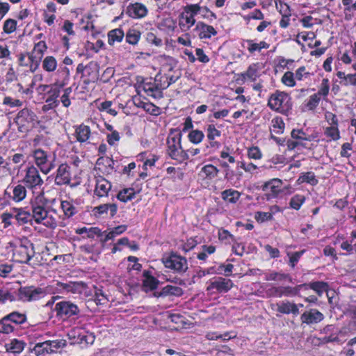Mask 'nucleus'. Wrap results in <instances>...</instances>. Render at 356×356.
<instances>
[{
    "label": "nucleus",
    "instance_id": "1",
    "mask_svg": "<svg viewBox=\"0 0 356 356\" xmlns=\"http://www.w3.org/2000/svg\"><path fill=\"white\" fill-rule=\"evenodd\" d=\"M5 250L7 254L11 253V260L13 261L29 264L33 268L35 267V264L30 263L35 254L34 245L28 238H18L8 242L6 244Z\"/></svg>",
    "mask_w": 356,
    "mask_h": 356
},
{
    "label": "nucleus",
    "instance_id": "2",
    "mask_svg": "<svg viewBox=\"0 0 356 356\" xmlns=\"http://www.w3.org/2000/svg\"><path fill=\"white\" fill-rule=\"evenodd\" d=\"M29 204L31 215L35 223L42 224L50 229H55L57 227L56 218L48 216V200L45 197L44 192H40L34 195Z\"/></svg>",
    "mask_w": 356,
    "mask_h": 356
},
{
    "label": "nucleus",
    "instance_id": "3",
    "mask_svg": "<svg viewBox=\"0 0 356 356\" xmlns=\"http://www.w3.org/2000/svg\"><path fill=\"white\" fill-rule=\"evenodd\" d=\"M181 140L182 134L179 129H170L165 141V155L178 163H182L189 159L188 155L183 149Z\"/></svg>",
    "mask_w": 356,
    "mask_h": 356
},
{
    "label": "nucleus",
    "instance_id": "4",
    "mask_svg": "<svg viewBox=\"0 0 356 356\" xmlns=\"http://www.w3.org/2000/svg\"><path fill=\"white\" fill-rule=\"evenodd\" d=\"M293 100L289 93L276 90L268 99L267 106L271 110L285 116L292 113Z\"/></svg>",
    "mask_w": 356,
    "mask_h": 356
},
{
    "label": "nucleus",
    "instance_id": "5",
    "mask_svg": "<svg viewBox=\"0 0 356 356\" xmlns=\"http://www.w3.org/2000/svg\"><path fill=\"white\" fill-rule=\"evenodd\" d=\"M37 91L39 94H44L43 99L45 101L44 104L42 106V111L47 113L51 110L56 109L60 101L58 97L60 95L61 90L56 86L40 84L37 88Z\"/></svg>",
    "mask_w": 356,
    "mask_h": 356
},
{
    "label": "nucleus",
    "instance_id": "6",
    "mask_svg": "<svg viewBox=\"0 0 356 356\" xmlns=\"http://www.w3.org/2000/svg\"><path fill=\"white\" fill-rule=\"evenodd\" d=\"M166 73L159 72L154 80L144 81L143 88L147 95L154 99H161L163 97V91L169 87Z\"/></svg>",
    "mask_w": 356,
    "mask_h": 356
},
{
    "label": "nucleus",
    "instance_id": "7",
    "mask_svg": "<svg viewBox=\"0 0 356 356\" xmlns=\"http://www.w3.org/2000/svg\"><path fill=\"white\" fill-rule=\"evenodd\" d=\"M31 156L35 167L44 175L49 174L56 167L55 156H52L49 152L42 148L33 149Z\"/></svg>",
    "mask_w": 356,
    "mask_h": 356
},
{
    "label": "nucleus",
    "instance_id": "8",
    "mask_svg": "<svg viewBox=\"0 0 356 356\" xmlns=\"http://www.w3.org/2000/svg\"><path fill=\"white\" fill-rule=\"evenodd\" d=\"M22 183L24 184L29 190L31 191L33 194L35 193L38 194L40 192H43L42 186L44 181L40 176L39 170L33 165H31L25 169Z\"/></svg>",
    "mask_w": 356,
    "mask_h": 356
},
{
    "label": "nucleus",
    "instance_id": "9",
    "mask_svg": "<svg viewBox=\"0 0 356 356\" xmlns=\"http://www.w3.org/2000/svg\"><path fill=\"white\" fill-rule=\"evenodd\" d=\"M161 260L164 266L171 270L173 273L182 275L188 269L186 258L175 252L172 251L169 254L164 255Z\"/></svg>",
    "mask_w": 356,
    "mask_h": 356
},
{
    "label": "nucleus",
    "instance_id": "10",
    "mask_svg": "<svg viewBox=\"0 0 356 356\" xmlns=\"http://www.w3.org/2000/svg\"><path fill=\"white\" fill-rule=\"evenodd\" d=\"M37 119L35 113L31 108L25 107L17 113L14 122L19 132L27 133L34 127Z\"/></svg>",
    "mask_w": 356,
    "mask_h": 356
},
{
    "label": "nucleus",
    "instance_id": "11",
    "mask_svg": "<svg viewBox=\"0 0 356 356\" xmlns=\"http://www.w3.org/2000/svg\"><path fill=\"white\" fill-rule=\"evenodd\" d=\"M46 296V291L33 285L20 286L17 290V300L23 302H30L40 300Z\"/></svg>",
    "mask_w": 356,
    "mask_h": 356
},
{
    "label": "nucleus",
    "instance_id": "12",
    "mask_svg": "<svg viewBox=\"0 0 356 356\" xmlns=\"http://www.w3.org/2000/svg\"><path fill=\"white\" fill-rule=\"evenodd\" d=\"M57 288L60 291H64L73 294H79L81 298H88L92 296V291L87 284L83 282H57Z\"/></svg>",
    "mask_w": 356,
    "mask_h": 356
},
{
    "label": "nucleus",
    "instance_id": "13",
    "mask_svg": "<svg viewBox=\"0 0 356 356\" xmlns=\"http://www.w3.org/2000/svg\"><path fill=\"white\" fill-rule=\"evenodd\" d=\"M206 291L210 294L226 293L234 286L232 280L223 277H215L207 282Z\"/></svg>",
    "mask_w": 356,
    "mask_h": 356
},
{
    "label": "nucleus",
    "instance_id": "14",
    "mask_svg": "<svg viewBox=\"0 0 356 356\" xmlns=\"http://www.w3.org/2000/svg\"><path fill=\"white\" fill-rule=\"evenodd\" d=\"M197 4L191 3L183 7V12L180 14L179 26L181 29L189 30L195 24V16L198 15Z\"/></svg>",
    "mask_w": 356,
    "mask_h": 356
},
{
    "label": "nucleus",
    "instance_id": "15",
    "mask_svg": "<svg viewBox=\"0 0 356 356\" xmlns=\"http://www.w3.org/2000/svg\"><path fill=\"white\" fill-rule=\"evenodd\" d=\"M76 73L81 74V78L85 84L95 83L99 76V67L97 63L90 62L86 65L79 63L76 67Z\"/></svg>",
    "mask_w": 356,
    "mask_h": 356
},
{
    "label": "nucleus",
    "instance_id": "16",
    "mask_svg": "<svg viewBox=\"0 0 356 356\" xmlns=\"http://www.w3.org/2000/svg\"><path fill=\"white\" fill-rule=\"evenodd\" d=\"M267 294L270 297L282 298L296 297L300 296V284L295 286H272L267 291Z\"/></svg>",
    "mask_w": 356,
    "mask_h": 356
},
{
    "label": "nucleus",
    "instance_id": "17",
    "mask_svg": "<svg viewBox=\"0 0 356 356\" xmlns=\"http://www.w3.org/2000/svg\"><path fill=\"white\" fill-rule=\"evenodd\" d=\"M27 189L24 184H10L4 191L3 196L15 202H20L26 198Z\"/></svg>",
    "mask_w": 356,
    "mask_h": 356
},
{
    "label": "nucleus",
    "instance_id": "18",
    "mask_svg": "<svg viewBox=\"0 0 356 356\" xmlns=\"http://www.w3.org/2000/svg\"><path fill=\"white\" fill-rule=\"evenodd\" d=\"M55 311L57 316L63 318H69L78 315L80 310L78 306L70 301H60L56 304Z\"/></svg>",
    "mask_w": 356,
    "mask_h": 356
},
{
    "label": "nucleus",
    "instance_id": "19",
    "mask_svg": "<svg viewBox=\"0 0 356 356\" xmlns=\"http://www.w3.org/2000/svg\"><path fill=\"white\" fill-rule=\"evenodd\" d=\"M126 15L134 19H140L145 17L148 14L147 6L140 2H131L125 10Z\"/></svg>",
    "mask_w": 356,
    "mask_h": 356
},
{
    "label": "nucleus",
    "instance_id": "20",
    "mask_svg": "<svg viewBox=\"0 0 356 356\" xmlns=\"http://www.w3.org/2000/svg\"><path fill=\"white\" fill-rule=\"evenodd\" d=\"M282 181L278 178H273L265 182L262 186V190L266 192L267 199L275 198L282 191Z\"/></svg>",
    "mask_w": 356,
    "mask_h": 356
},
{
    "label": "nucleus",
    "instance_id": "21",
    "mask_svg": "<svg viewBox=\"0 0 356 356\" xmlns=\"http://www.w3.org/2000/svg\"><path fill=\"white\" fill-rule=\"evenodd\" d=\"M70 167L67 164L61 163L59 165L55 177V184L57 186L70 185L71 183Z\"/></svg>",
    "mask_w": 356,
    "mask_h": 356
},
{
    "label": "nucleus",
    "instance_id": "22",
    "mask_svg": "<svg viewBox=\"0 0 356 356\" xmlns=\"http://www.w3.org/2000/svg\"><path fill=\"white\" fill-rule=\"evenodd\" d=\"M111 183L102 176L95 177V187L94 195L99 198L108 196V193L111 190Z\"/></svg>",
    "mask_w": 356,
    "mask_h": 356
},
{
    "label": "nucleus",
    "instance_id": "23",
    "mask_svg": "<svg viewBox=\"0 0 356 356\" xmlns=\"http://www.w3.org/2000/svg\"><path fill=\"white\" fill-rule=\"evenodd\" d=\"M324 319V315L317 309H310L304 312L300 316L302 324H317Z\"/></svg>",
    "mask_w": 356,
    "mask_h": 356
},
{
    "label": "nucleus",
    "instance_id": "24",
    "mask_svg": "<svg viewBox=\"0 0 356 356\" xmlns=\"http://www.w3.org/2000/svg\"><path fill=\"white\" fill-rule=\"evenodd\" d=\"M11 211H13L15 219L18 225H24L30 223L32 225L33 218L31 215V212L29 210H26L25 207H12Z\"/></svg>",
    "mask_w": 356,
    "mask_h": 356
},
{
    "label": "nucleus",
    "instance_id": "25",
    "mask_svg": "<svg viewBox=\"0 0 356 356\" xmlns=\"http://www.w3.org/2000/svg\"><path fill=\"white\" fill-rule=\"evenodd\" d=\"M230 148L228 146H225L222 150L220 152V156L223 160L220 162V166L224 168L226 171L225 177H229L231 175H233L234 171L231 170L229 172V163H234L236 162L235 158L234 156L230 154Z\"/></svg>",
    "mask_w": 356,
    "mask_h": 356
},
{
    "label": "nucleus",
    "instance_id": "26",
    "mask_svg": "<svg viewBox=\"0 0 356 356\" xmlns=\"http://www.w3.org/2000/svg\"><path fill=\"white\" fill-rule=\"evenodd\" d=\"M195 30L197 32V35L201 40L211 39L212 36H216L218 34L216 29L203 22H198L196 24Z\"/></svg>",
    "mask_w": 356,
    "mask_h": 356
},
{
    "label": "nucleus",
    "instance_id": "27",
    "mask_svg": "<svg viewBox=\"0 0 356 356\" xmlns=\"http://www.w3.org/2000/svg\"><path fill=\"white\" fill-rule=\"evenodd\" d=\"M108 211H110L111 216L114 217L118 211V207L116 204L112 203L100 204L97 207H93L92 213L95 217L99 218L104 215H106Z\"/></svg>",
    "mask_w": 356,
    "mask_h": 356
},
{
    "label": "nucleus",
    "instance_id": "28",
    "mask_svg": "<svg viewBox=\"0 0 356 356\" xmlns=\"http://www.w3.org/2000/svg\"><path fill=\"white\" fill-rule=\"evenodd\" d=\"M300 290L304 289L307 290L309 289L314 291L318 296H321L324 292L329 290V284L327 282L323 281H315L309 283H304L300 284Z\"/></svg>",
    "mask_w": 356,
    "mask_h": 356
},
{
    "label": "nucleus",
    "instance_id": "29",
    "mask_svg": "<svg viewBox=\"0 0 356 356\" xmlns=\"http://www.w3.org/2000/svg\"><path fill=\"white\" fill-rule=\"evenodd\" d=\"M57 79L52 86H56L62 89L67 85L70 81V70L67 66H60L56 72Z\"/></svg>",
    "mask_w": 356,
    "mask_h": 356
},
{
    "label": "nucleus",
    "instance_id": "30",
    "mask_svg": "<svg viewBox=\"0 0 356 356\" xmlns=\"http://www.w3.org/2000/svg\"><path fill=\"white\" fill-rule=\"evenodd\" d=\"M74 128V136L80 143H86L91 136V129L83 123L76 125Z\"/></svg>",
    "mask_w": 356,
    "mask_h": 356
},
{
    "label": "nucleus",
    "instance_id": "31",
    "mask_svg": "<svg viewBox=\"0 0 356 356\" xmlns=\"http://www.w3.org/2000/svg\"><path fill=\"white\" fill-rule=\"evenodd\" d=\"M277 312L283 314H292L294 316H298L300 314L298 305L289 300L277 304Z\"/></svg>",
    "mask_w": 356,
    "mask_h": 356
},
{
    "label": "nucleus",
    "instance_id": "32",
    "mask_svg": "<svg viewBox=\"0 0 356 356\" xmlns=\"http://www.w3.org/2000/svg\"><path fill=\"white\" fill-rule=\"evenodd\" d=\"M8 323L15 325H22L27 322V316L25 313L18 311H13L10 314L4 316Z\"/></svg>",
    "mask_w": 356,
    "mask_h": 356
},
{
    "label": "nucleus",
    "instance_id": "33",
    "mask_svg": "<svg viewBox=\"0 0 356 356\" xmlns=\"http://www.w3.org/2000/svg\"><path fill=\"white\" fill-rule=\"evenodd\" d=\"M296 184L298 185L307 184L312 186H316L318 184V179L314 172H303L300 173L297 179Z\"/></svg>",
    "mask_w": 356,
    "mask_h": 356
},
{
    "label": "nucleus",
    "instance_id": "34",
    "mask_svg": "<svg viewBox=\"0 0 356 356\" xmlns=\"http://www.w3.org/2000/svg\"><path fill=\"white\" fill-rule=\"evenodd\" d=\"M60 207L63 213V218H72L78 212L72 200H60Z\"/></svg>",
    "mask_w": 356,
    "mask_h": 356
},
{
    "label": "nucleus",
    "instance_id": "35",
    "mask_svg": "<svg viewBox=\"0 0 356 356\" xmlns=\"http://www.w3.org/2000/svg\"><path fill=\"white\" fill-rule=\"evenodd\" d=\"M218 172L219 170L216 166L207 164L201 168L199 176L203 179L211 180L218 175Z\"/></svg>",
    "mask_w": 356,
    "mask_h": 356
},
{
    "label": "nucleus",
    "instance_id": "36",
    "mask_svg": "<svg viewBox=\"0 0 356 356\" xmlns=\"http://www.w3.org/2000/svg\"><path fill=\"white\" fill-rule=\"evenodd\" d=\"M241 193L233 188L225 189L221 192V198L227 203L236 204L241 198Z\"/></svg>",
    "mask_w": 356,
    "mask_h": 356
},
{
    "label": "nucleus",
    "instance_id": "37",
    "mask_svg": "<svg viewBox=\"0 0 356 356\" xmlns=\"http://www.w3.org/2000/svg\"><path fill=\"white\" fill-rule=\"evenodd\" d=\"M222 144L216 138H207V143L204 144L203 152L204 155H210L216 153L221 147Z\"/></svg>",
    "mask_w": 356,
    "mask_h": 356
},
{
    "label": "nucleus",
    "instance_id": "38",
    "mask_svg": "<svg viewBox=\"0 0 356 356\" xmlns=\"http://www.w3.org/2000/svg\"><path fill=\"white\" fill-rule=\"evenodd\" d=\"M108 43L113 46L116 42H121L124 38V33L120 28L112 29L108 32Z\"/></svg>",
    "mask_w": 356,
    "mask_h": 356
},
{
    "label": "nucleus",
    "instance_id": "39",
    "mask_svg": "<svg viewBox=\"0 0 356 356\" xmlns=\"http://www.w3.org/2000/svg\"><path fill=\"white\" fill-rule=\"evenodd\" d=\"M291 136L296 140L312 141L318 137V134L316 133L309 135L302 129H293L291 132Z\"/></svg>",
    "mask_w": 356,
    "mask_h": 356
},
{
    "label": "nucleus",
    "instance_id": "40",
    "mask_svg": "<svg viewBox=\"0 0 356 356\" xmlns=\"http://www.w3.org/2000/svg\"><path fill=\"white\" fill-rule=\"evenodd\" d=\"M58 67V62L53 56H47L42 61V67L47 73H51L56 71Z\"/></svg>",
    "mask_w": 356,
    "mask_h": 356
},
{
    "label": "nucleus",
    "instance_id": "41",
    "mask_svg": "<svg viewBox=\"0 0 356 356\" xmlns=\"http://www.w3.org/2000/svg\"><path fill=\"white\" fill-rule=\"evenodd\" d=\"M343 8L344 19L350 21L354 17L353 12L356 10V1L353 3V0H342Z\"/></svg>",
    "mask_w": 356,
    "mask_h": 356
},
{
    "label": "nucleus",
    "instance_id": "42",
    "mask_svg": "<svg viewBox=\"0 0 356 356\" xmlns=\"http://www.w3.org/2000/svg\"><path fill=\"white\" fill-rule=\"evenodd\" d=\"M136 193L134 188H126L120 191L117 195L118 200L122 202H127L135 198Z\"/></svg>",
    "mask_w": 356,
    "mask_h": 356
},
{
    "label": "nucleus",
    "instance_id": "43",
    "mask_svg": "<svg viewBox=\"0 0 356 356\" xmlns=\"http://www.w3.org/2000/svg\"><path fill=\"white\" fill-rule=\"evenodd\" d=\"M126 42L132 45H136L138 43L140 37L141 32L140 31L136 29H129L126 34H124Z\"/></svg>",
    "mask_w": 356,
    "mask_h": 356
},
{
    "label": "nucleus",
    "instance_id": "44",
    "mask_svg": "<svg viewBox=\"0 0 356 356\" xmlns=\"http://www.w3.org/2000/svg\"><path fill=\"white\" fill-rule=\"evenodd\" d=\"M143 276L145 277L143 280V286L149 288L150 290H154L158 287L159 280L151 275V273L148 270L143 272Z\"/></svg>",
    "mask_w": 356,
    "mask_h": 356
},
{
    "label": "nucleus",
    "instance_id": "45",
    "mask_svg": "<svg viewBox=\"0 0 356 356\" xmlns=\"http://www.w3.org/2000/svg\"><path fill=\"white\" fill-rule=\"evenodd\" d=\"M29 71L32 73L35 72L39 67L42 58L40 56L35 54L33 51L27 52Z\"/></svg>",
    "mask_w": 356,
    "mask_h": 356
},
{
    "label": "nucleus",
    "instance_id": "46",
    "mask_svg": "<svg viewBox=\"0 0 356 356\" xmlns=\"http://www.w3.org/2000/svg\"><path fill=\"white\" fill-rule=\"evenodd\" d=\"M265 280L266 281L288 280L289 282H292V277L289 273H282L275 271L266 274Z\"/></svg>",
    "mask_w": 356,
    "mask_h": 356
},
{
    "label": "nucleus",
    "instance_id": "47",
    "mask_svg": "<svg viewBox=\"0 0 356 356\" xmlns=\"http://www.w3.org/2000/svg\"><path fill=\"white\" fill-rule=\"evenodd\" d=\"M306 201L305 195L302 194H296L291 197L289 201V207L298 211Z\"/></svg>",
    "mask_w": 356,
    "mask_h": 356
},
{
    "label": "nucleus",
    "instance_id": "48",
    "mask_svg": "<svg viewBox=\"0 0 356 356\" xmlns=\"http://www.w3.org/2000/svg\"><path fill=\"white\" fill-rule=\"evenodd\" d=\"M24 346L25 343L23 341L14 339L9 343L6 344V349L13 353H19L24 350Z\"/></svg>",
    "mask_w": 356,
    "mask_h": 356
},
{
    "label": "nucleus",
    "instance_id": "49",
    "mask_svg": "<svg viewBox=\"0 0 356 356\" xmlns=\"http://www.w3.org/2000/svg\"><path fill=\"white\" fill-rule=\"evenodd\" d=\"M202 251L197 254V259L201 261L205 262L207 260L208 255H211L216 252V247L213 245H202Z\"/></svg>",
    "mask_w": 356,
    "mask_h": 356
},
{
    "label": "nucleus",
    "instance_id": "50",
    "mask_svg": "<svg viewBox=\"0 0 356 356\" xmlns=\"http://www.w3.org/2000/svg\"><path fill=\"white\" fill-rule=\"evenodd\" d=\"M90 297L94 298L93 300L97 305H106L109 301L102 289L97 287H95V295H92Z\"/></svg>",
    "mask_w": 356,
    "mask_h": 356
},
{
    "label": "nucleus",
    "instance_id": "51",
    "mask_svg": "<svg viewBox=\"0 0 356 356\" xmlns=\"http://www.w3.org/2000/svg\"><path fill=\"white\" fill-rule=\"evenodd\" d=\"M17 300L16 296L7 288H0V305L5 304L6 302H15Z\"/></svg>",
    "mask_w": 356,
    "mask_h": 356
},
{
    "label": "nucleus",
    "instance_id": "52",
    "mask_svg": "<svg viewBox=\"0 0 356 356\" xmlns=\"http://www.w3.org/2000/svg\"><path fill=\"white\" fill-rule=\"evenodd\" d=\"M272 129L271 132L273 131L276 134H283L285 128V124L283 121V119L280 116L275 117L272 121Z\"/></svg>",
    "mask_w": 356,
    "mask_h": 356
},
{
    "label": "nucleus",
    "instance_id": "53",
    "mask_svg": "<svg viewBox=\"0 0 356 356\" xmlns=\"http://www.w3.org/2000/svg\"><path fill=\"white\" fill-rule=\"evenodd\" d=\"M199 8L197 13L201 15L203 19H206L209 22H212L217 19V15L211 11L207 6H201L200 3H197Z\"/></svg>",
    "mask_w": 356,
    "mask_h": 356
},
{
    "label": "nucleus",
    "instance_id": "54",
    "mask_svg": "<svg viewBox=\"0 0 356 356\" xmlns=\"http://www.w3.org/2000/svg\"><path fill=\"white\" fill-rule=\"evenodd\" d=\"M204 138V134L202 131L198 129L191 130L188 134V140L195 145L200 144Z\"/></svg>",
    "mask_w": 356,
    "mask_h": 356
},
{
    "label": "nucleus",
    "instance_id": "55",
    "mask_svg": "<svg viewBox=\"0 0 356 356\" xmlns=\"http://www.w3.org/2000/svg\"><path fill=\"white\" fill-rule=\"evenodd\" d=\"M281 82L285 86L293 88L296 86L294 73L291 71H287L284 73L281 78Z\"/></svg>",
    "mask_w": 356,
    "mask_h": 356
},
{
    "label": "nucleus",
    "instance_id": "56",
    "mask_svg": "<svg viewBox=\"0 0 356 356\" xmlns=\"http://www.w3.org/2000/svg\"><path fill=\"white\" fill-rule=\"evenodd\" d=\"M31 352L36 356L49 354L47 341L43 342H38L32 348Z\"/></svg>",
    "mask_w": 356,
    "mask_h": 356
},
{
    "label": "nucleus",
    "instance_id": "57",
    "mask_svg": "<svg viewBox=\"0 0 356 356\" xmlns=\"http://www.w3.org/2000/svg\"><path fill=\"white\" fill-rule=\"evenodd\" d=\"M2 104L9 108H19L22 106L23 101L11 96H5L3 99Z\"/></svg>",
    "mask_w": 356,
    "mask_h": 356
},
{
    "label": "nucleus",
    "instance_id": "58",
    "mask_svg": "<svg viewBox=\"0 0 356 356\" xmlns=\"http://www.w3.org/2000/svg\"><path fill=\"white\" fill-rule=\"evenodd\" d=\"M321 99L316 94H313L305 101V106L309 111H314L319 105Z\"/></svg>",
    "mask_w": 356,
    "mask_h": 356
},
{
    "label": "nucleus",
    "instance_id": "59",
    "mask_svg": "<svg viewBox=\"0 0 356 356\" xmlns=\"http://www.w3.org/2000/svg\"><path fill=\"white\" fill-rule=\"evenodd\" d=\"M113 105V102L110 100H106L102 102L98 106L97 108L100 112L105 111L111 115L115 117L118 115V111L115 109L111 108Z\"/></svg>",
    "mask_w": 356,
    "mask_h": 356
},
{
    "label": "nucleus",
    "instance_id": "60",
    "mask_svg": "<svg viewBox=\"0 0 356 356\" xmlns=\"http://www.w3.org/2000/svg\"><path fill=\"white\" fill-rule=\"evenodd\" d=\"M330 91V82L328 79H323L321 83L318 88V92L316 93L321 99L326 98Z\"/></svg>",
    "mask_w": 356,
    "mask_h": 356
},
{
    "label": "nucleus",
    "instance_id": "61",
    "mask_svg": "<svg viewBox=\"0 0 356 356\" xmlns=\"http://www.w3.org/2000/svg\"><path fill=\"white\" fill-rule=\"evenodd\" d=\"M17 25V20L12 18H8L3 22V31L6 34H11L16 31Z\"/></svg>",
    "mask_w": 356,
    "mask_h": 356
},
{
    "label": "nucleus",
    "instance_id": "62",
    "mask_svg": "<svg viewBox=\"0 0 356 356\" xmlns=\"http://www.w3.org/2000/svg\"><path fill=\"white\" fill-rule=\"evenodd\" d=\"M243 20L248 24L251 19L263 20L264 14L259 9H254L248 15L243 16Z\"/></svg>",
    "mask_w": 356,
    "mask_h": 356
},
{
    "label": "nucleus",
    "instance_id": "63",
    "mask_svg": "<svg viewBox=\"0 0 356 356\" xmlns=\"http://www.w3.org/2000/svg\"><path fill=\"white\" fill-rule=\"evenodd\" d=\"M324 134L330 138V140H337L340 138V131L338 127H327L325 128Z\"/></svg>",
    "mask_w": 356,
    "mask_h": 356
},
{
    "label": "nucleus",
    "instance_id": "64",
    "mask_svg": "<svg viewBox=\"0 0 356 356\" xmlns=\"http://www.w3.org/2000/svg\"><path fill=\"white\" fill-rule=\"evenodd\" d=\"M353 238L351 241L345 240L340 244L341 250L346 251V254H356V242L353 243Z\"/></svg>",
    "mask_w": 356,
    "mask_h": 356
}]
</instances>
